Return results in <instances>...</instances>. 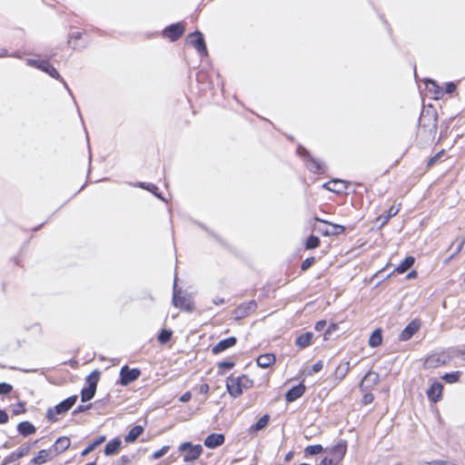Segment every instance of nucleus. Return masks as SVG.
<instances>
[{"label": "nucleus", "instance_id": "8fccbe9b", "mask_svg": "<svg viewBox=\"0 0 465 465\" xmlns=\"http://www.w3.org/2000/svg\"><path fill=\"white\" fill-rule=\"evenodd\" d=\"M8 421V414L0 409V424L6 423Z\"/></svg>", "mask_w": 465, "mask_h": 465}, {"label": "nucleus", "instance_id": "338daca9", "mask_svg": "<svg viewBox=\"0 0 465 465\" xmlns=\"http://www.w3.org/2000/svg\"><path fill=\"white\" fill-rule=\"evenodd\" d=\"M5 53H6V51H4L3 53L0 54V56L5 55Z\"/></svg>", "mask_w": 465, "mask_h": 465}, {"label": "nucleus", "instance_id": "f8f14e48", "mask_svg": "<svg viewBox=\"0 0 465 465\" xmlns=\"http://www.w3.org/2000/svg\"><path fill=\"white\" fill-rule=\"evenodd\" d=\"M420 322L418 320L411 321L400 333V341H406L410 340L420 329Z\"/></svg>", "mask_w": 465, "mask_h": 465}, {"label": "nucleus", "instance_id": "20e7f679", "mask_svg": "<svg viewBox=\"0 0 465 465\" xmlns=\"http://www.w3.org/2000/svg\"><path fill=\"white\" fill-rule=\"evenodd\" d=\"M249 381L245 377H229L226 381V388L229 394L237 398L242 393V389L248 387Z\"/></svg>", "mask_w": 465, "mask_h": 465}, {"label": "nucleus", "instance_id": "a878e982", "mask_svg": "<svg viewBox=\"0 0 465 465\" xmlns=\"http://www.w3.org/2000/svg\"><path fill=\"white\" fill-rule=\"evenodd\" d=\"M143 432V428L142 426H134L131 429L128 434L125 436L124 440L128 443L134 442L137 440V438Z\"/></svg>", "mask_w": 465, "mask_h": 465}, {"label": "nucleus", "instance_id": "37998d69", "mask_svg": "<svg viewBox=\"0 0 465 465\" xmlns=\"http://www.w3.org/2000/svg\"><path fill=\"white\" fill-rule=\"evenodd\" d=\"M168 450H169V446H163L161 450L153 453V458L154 460H157V459L163 457L164 454L167 453Z\"/></svg>", "mask_w": 465, "mask_h": 465}, {"label": "nucleus", "instance_id": "a19ab883", "mask_svg": "<svg viewBox=\"0 0 465 465\" xmlns=\"http://www.w3.org/2000/svg\"><path fill=\"white\" fill-rule=\"evenodd\" d=\"M319 244V239L317 236H311L307 242H306V248L307 249H313L317 247Z\"/></svg>", "mask_w": 465, "mask_h": 465}, {"label": "nucleus", "instance_id": "4d7b16f0", "mask_svg": "<svg viewBox=\"0 0 465 465\" xmlns=\"http://www.w3.org/2000/svg\"><path fill=\"white\" fill-rule=\"evenodd\" d=\"M418 276V273L416 271H411V272L408 273L407 275V279H414Z\"/></svg>", "mask_w": 465, "mask_h": 465}, {"label": "nucleus", "instance_id": "72a5a7b5", "mask_svg": "<svg viewBox=\"0 0 465 465\" xmlns=\"http://www.w3.org/2000/svg\"><path fill=\"white\" fill-rule=\"evenodd\" d=\"M349 370H350V362L349 361L342 362L337 367L336 375L339 376L340 379H341L346 375V373L349 371Z\"/></svg>", "mask_w": 465, "mask_h": 465}, {"label": "nucleus", "instance_id": "bb28decb", "mask_svg": "<svg viewBox=\"0 0 465 465\" xmlns=\"http://www.w3.org/2000/svg\"><path fill=\"white\" fill-rule=\"evenodd\" d=\"M50 453L46 450H40L37 455L31 460V463L34 465H42L50 460Z\"/></svg>", "mask_w": 465, "mask_h": 465}, {"label": "nucleus", "instance_id": "4c0bfd02", "mask_svg": "<svg viewBox=\"0 0 465 465\" xmlns=\"http://www.w3.org/2000/svg\"><path fill=\"white\" fill-rule=\"evenodd\" d=\"M306 164L308 169H310V171L314 173H317L318 171L320 170V163L313 159L308 160Z\"/></svg>", "mask_w": 465, "mask_h": 465}, {"label": "nucleus", "instance_id": "ddd939ff", "mask_svg": "<svg viewBox=\"0 0 465 465\" xmlns=\"http://www.w3.org/2000/svg\"><path fill=\"white\" fill-rule=\"evenodd\" d=\"M184 32V26L181 23L173 24L163 31V35L171 41L177 40Z\"/></svg>", "mask_w": 465, "mask_h": 465}, {"label": "nucleus", "instance_id": "c85d7f7f", "mask_svg": "<svg viewBox=\"0 0 465 465\" xmlns=\"http://www.w3.org/2000/svg\"><path fill=\"white\" fill-rule=\"evenodd\" d=\"M382 342V336H381V331L380 329L375 330L370 339H369V345L372 348L378 347Z\"/></svg>", "mask_w": 465, "mask_h": 465}, {"label": "nucleus", "instance_id": "7c9ffc66", "mask_svg": "<svg viewBox=\"0 0 465 465\" xmlns=\"http://www.w3.org/2000/svg\"><path fill=\"white\" fill-rule=\"evenodd\" d=\"M379 381V374L373 371L368 372L361 381V386H368L369 383L376 384Z\"/></svg>", "mask_w": 465, "mask_h": 465}, {"label": "nucleus", "instance_id": "5701e85b", "mask_svg": "<svg viewBox=\"0 0 465 465\" xmlns=\"http://www.w3.org/2000/svg\"><path fill=\"white\" fill-rule=\"evenodd\" d=\"M17 430L23 436H28L35 432V427L29 421H22L17 425Z\"/></svg>", "mask_w": 465, "mask_h": 465}, {"label": "nucleus", "instance_id": "7ed1b4c3", "mask_svg": "<svg viewBox=\"0 0 465 465\" xmlns=\"http://www.w3.org/2000/svg\"><path fill=\"white\" fill-rule=\"evenodd\" d=\"M76 401H77V396L74 395V396H71V397L65 399L59 404H57L54 407V409H49L47 411V414H46L47 419L51 421H56L57 420L56 415L64 414V413L67 412L74 405Z\"/></svg>", "mask_w": 465, "mask_h": 465}, {"label": "nucleus", "instance_id": "393cba45", "mask_svg": "<svg viewBox=\"0 0 465 465\" xmlns=\"http://www.w3.org/2000/svg\"><path fill=\"white\" fill-rule=\"evenodd\" d=\"M415 259L412 256L406 257L395 269L398 273H403L407 272L413 264Z\"/></svg>", "mask_w": 465, "mask_h": 465}, {"label": "nucleus", "instance_id": "3c124183", "mask_svg": "<svg viewBox=\"0 0 465 465\" xmlns=\"http://www.w3.org/2000/svg\"><path fill=\"white\" fill-rule=\"evenodd\" d=\"M455 90H456V84H453V83L446 84L445 93L452 94Z\"/></svg>", "mask_w": 465, "mask_h": 465}, {"label": "nucleus", "instance_id": "dca6fc26", "mask_svg": "<svg viewBox=\"0 0 465 465\" xmlns=\"http://www.w3.org/2000/svg\"><path fill=\"white\" fill-rule=\"evenodd\" d=\"M442 391L443 385L439 381H434L426 393L430 401L437 402L441 399Z\"/></svg>", "mask_w": 465, "mask_h": 465}, {"label": "nucleus", "instance_id": "58836bf2", "mask_svg": "<svg viewBox=\"0 0 465 465\" xmlns=\"http://www.w3.org/2000/svg\"><path fill=\"white\" fill-rule=\"evenodd\" d=\"M338 331L337 324H331L328 327V329L324 332V340H331L332 338V333Z\"/></svg>", "mask_w": 465, "mask_h": 465}, {"label": "nucleus", "instance_id": "9d476101", "mask_svg": "<svg viewBox=\"0 0 465 465\" xmlns=\"http://www.w3.org/2000/svg\"><path fill=\"white\" fill-rule=\"evenodd\" d=\"M173 303L175 307L183 309L187 312L193 310V303L188 297L180 295V292L176 291V284L173 287Z\"/></svg>", "mask_w": 465, "mask_h": 465}, {"label": "nucleus", "instance_id": "09e8293b", "mask_svg": "<svg viewBox=\"0 0 465 465\" xmlns=\"http://www.w3.org/2000/svg\"><path fill=\"white\" fill-rule=\"evenodd\" d=\"M234 366V363L232 361H222L219 363V368L221 369H232Z\"/></svg>", "mask_w": 465, "mask_h": 465}, {"label": "nucleus", "instance_id": "c9c22d12", "mask_svg": "<svg viewBox=\"0 0 465 465\" xmlns=\"http://www.w3.org/2000/svg\"><path fill=\"white\" fill-rule=\"evenodd\" d=\"M172 336V331L168 330H163L158 335V341L161 343L167 342Z\"/></svg>", "mask_w": 465, "mask_h": 465}, {"label": "nucleus", "instance_id": "c756f323", "mask_svg": "<svg viewBox=\"0 0 465 465\" xmlns=\"http://www.w3.org/2000/svg\"><path fill=\"white\" fill-rule=\"evenodd\" d=\"M312 338V332H306L304 334H302L296 339V345L303 349L311 344Z\"/></svg>", "mask_w": 465, "mask_h": 465}, {"label": "nucleus", "instance_id": "f03ea898", "mask_svg": "<svg viewBox=\"0 0 465 465\" xmlns=\"http://www.w3.org/2000/svg\"><path fill=\"white\" fill-rule=\"evenodd\" d=\"M100 373L98 371H93L86 378L87 386L82 389L81 400L82 401H88L94 397L97 382L99 381Z\"/></svg>", "mask_w": 465, "mask_h": 465}, {"label": "nucleus", "instance_id": "423d86ee", "mask_svg": "<svg viewBox=\"0 0 465 465\" xmlns=\"http://www.w3.org/2000/svg\"><path fill=\"white\" fill-rule=\"evenodd\" d=\"M186 43L193 46L201 55L207 54L206 45L201 32L195 31L190 34L186 38Z\"/></svg>", "mask_w": 465, "mask_h": 465}, {"label": "nucleus", "instance_id": "f704fd0d", "mask_svg": "<svg viewBox=\"0 0 465 465\" xmlns=\"http://www.w3.org/2000/svg\"><path fill=\"white\" fill-rule=\"evenodd\" d=\"M460 377V371H453V372H449V373L444 374L442 376V379L448 383H454L459 381Z\"/></svg>", "mask_w": 465, "mask_h": 465}, {"label": "nucleus", "instance_id": "39448f33", "mask_svg": "<svg viewBox=\"0 0 465 465\" xmlns=\"http://www.w3.org/2000/svg\"><path fill=\"white\" fill-rule=\"evenodd\" d=\"M178 450L180 452H184L183 460L187 462L197 460L203 452L201 444L193 445L191 442L182 443Z\"/></svg>", "mask_w": 465, "mask_h": 465}, {"label": "nucleus", "instance_id": "49530a36", "mask_svg": "<svg viewBox=\"0 0 465 465\" xmlns=\"http://www.w3.org/2000/svg\"><path fill=\"white\" fill-rule=\"evenodd\" d=\"M314 262V258H307L302 263V270L306 271L309 269Z\"/></svg>", "mask_w": 465, "mask_h": 465}, {"label": "nucleus", "instance_id": "774afa93", "mask_svg": "<svg viewBox=\"0 0 465 465\" xmlns=\"http://www.w3.org/2000/svg\"><path fill=\"white\" fill-rule=\"evenodd\" d=\"M321 324H322V329L323 328L324 324H325V322L322 321L321 322Z\"/></svg>", "mask_w": 465, "mask_h": 465}, {"label": "nucleus", "instance_id": "2f4dec72", "mask_svg": "<svg viewBox=\"0 0 465 465\" xmlns=\"http://www.w3.org/2000/svg\"><path fill=\"white\" fill-rule=\"evenodd\" d=\"M105 440L104 436H101L96 439L94 442L90 443L81 453L83 457L86 456L90 452H92L97 446L103 443Z\"/></svg>", "mask_w": 465, "mask_h": 465}, {"label": "nucleus", "instance_id": "69168bd1", "mask_svg": "<svg viewBox=\"0 0 465 465\" xmlns=\"http://www.w3.org/2000/svg\"><path fill=\"white\" fill-rule=\"evenodd\" d=\"M85 465H95V462H89V463H86Z\"/></svg>", "mask_w": 465, "mask_h": 465}, {"label": "nucleus", "instance_id": "6e6d98bb", "mask_svg": "<svg viewBox=\"0 0 465 465\" xmlns=\"http://www.w3.org/2000/svg\"><path fill=\"white\" fill-rule=\"evenodd\" d=\"M213 302L215 304V305H221L224 302V300L223 298H215L213 300Z\"/></svg>", "mask_w": 465, "mask_h": 465}, {"label": "nucleus", "instance_id": "412c9836", "mask_svg": "<svg viewBox=\"0 0 465 465\" xmlns=\"http://www.w3.org/2000/svg\"><path fill=\"white\" fill-rule=\"evenodd\" d=\"M425 85L427 90L433 94L435 99H439L444 94L443 90L431 79L425 80Z\"/></svg>", "mask_w": 465, "mask_h": 465}, {"label": "nucleus", "instance_id": "b1692460", "mask_svg": "<svg viewBox=\"0 0 465 465\" xmlns=\"http://www.w3.org/2000/svg\"><path fill=\"white\" fill-rule=\"evenodd\" d=\"M70 443H71V441H70L69 438L61 437V438L57 439L54 444V450L57 453L64 452V450H66L69 448Z\"/></svg>", "mask_w": 465, "mask_h": 465}, {"label": "nucleus", "instance_id": "6ab92c4d", "mask_svg": "<svg viewBox=\"0 0 465 465\" xmlns=\"http://www.w3.org/2000/svg\"><path fill=\"white\" fill-rule=\"evenodd\" d=\"M269 421H270V416L268 414L263 415L262 417H261L258 420V421L255 424L252 425L248 429L249 434L254 435L257 431H260V430L265 429L268 426Z\"/></svg>", "mask_w": 465, "mask_h": 465}, {"label": "nucleus", "instance_id": "e2e57ef3", "mask_svg": "<svg viewBox=\"0 0 465 465\" xmlns=\"http://www.w3.org/2000/svg\"><path fill=\"white\" fill-rule=\"evenodd\" d=\"M299 153H300L301 154H302V153H306V151H305V149H303V148H302H302H300V149H299Z\"/></svg>", "mask_w": 465, "mask_h": 465}, {"label": "nucleus", "instance_id": "4be33fe9", "mask_svg": "<svg viewBox=\"0 0 465 465\" xmlns=\"http://www.w3.org/2000/svg\"><path fill=\"white\" fill-rule=\"evenodd\" d=\"M121 440L118 438H115L112 440H110L104 448V454L107 456H111L118 452V450L121 448Z\"/></svg>", "mask_w": 465, "mask_h": 465}, {"label": "nucleus", "instance_id": "ea45409f", "mask_svg": "<svg viewBox=\"0 0 465 465\" xmlns=\"http://www.w3.org/2000/svg\"><path fill=\"white\" fill-rule=\"evenodd\" d=\"M320 453V444L308 446L305 449V455H316Z\"/></svg>", "mask_w": 465, "mask_h": 465}, {"label": "nucleus", "instance_id": "de8ad7c7", "mask_svg": "<svg viewBox=\"0 0 465 465\" xmlns=\"http://www.w3.org/2000/svg\"><path fill=\"white\" fill-rule=\"evenodd\" d=\"M373 399L374 397L371 393H366L362 397V402L364 404H370L371 402H372Z\"/></svg>", "mask_w": 465, "mask_h": 465}, {"label": "nucleus", "instance_id": "9b49d317", "mask_svg": "<svg viewBox=\"0 0 465 465\" xmlns=\"http://www.w3.org/2000/svg\"><path fill=\"white\" fill-rule=\"evenodd\" d=\"M344 231V227L328 222L327 220L322 218V235L324 236H336L342 233Z\"/></svg>", "mask_w": 465, "mask_h": 465}, {"label": "nucleus", "instance_id": "5fc2aeb1", "mask_svg": "<svg viewBox=\"0 0 465 465\" xmlns=\"http://www.w3.org/2000/svg\"><path fill=\"white\" fill-rule=\"evenodd\" d=\"M90 404L89 405H86V406H84V405H80L76 408V410L74 411V412H82V411H84L86 410H88L90 408Z\"/></svg>", "mask_w": 465, "mask_h": 465}, {"label": "nucleus", "instance_id": "a18cd8bd", "mask_svg": "<svg viewBox=\"0 0 465 465\" xmlns=\"http://www.w3.org/2000/svg\"><path fill=\"white\" fill-rule=\"evenodd\" d=\"M425 465H458L456 462L450 460H434L428 462Z\"/></svg>", "mask_w": 465, "mask_h": 465}, {"label": "nucleus", "instance_id": "864d4df0", "mask_svg": "<svg viewBox=\"0 0 465 465\" xmlns=\"http://www.w3.org/2000/svg\"><path fill=\"white\" fill-rule=\"evenodd\" d=\"M5 460H6L5 463H7V462H12V461L17 460H19V458H16L15 452L14 451L8 457H6Z\"/></svg>", "mask_w": 465, "mask_h": 465}, {"label": "nucleus", "instance_id": "0e129e2a", "mask_svg": "<svg viewBox=\"0 0 465 465\" xmlns=\"http://www.w3.org/2000/svg\"><path fill=\"white\" fill-rule=\"evenodd\" d=\"M320 328V322H317L315 323V329L318 330Z\"/></svg>", "mask_w": 465, "mask_h": 465}, {"label": "nucleus", "instance_id": "c03bdc74", "mask_svg": "<svg viewBox=\"0 0 465 465\" xmlns=\"http://www.w3.org/2000/svg\"><path fill=\"white\" fill-rule=\"evenodd\" d=\"M12 389H13L12 385H10L8 383H5V382L0 383V394H7L12 391Z\"/></svg>", "mask_w": 465, "mask_h": 465}, {"label": "nucleus", "instance_id": "13d9d810", "mask_svg": "<svg viewBox=\"0 0 465 465\" xmlns=\"http://www.w3.org/2000/svg\"><path fill=\"white\" fill-rule=\"evenodd\" d=\"M293 457V452L292 451H290L286 454L284 460L285 461H290Z\"/></svg>", "mask_w": 465, "mask_h": 465}, {"label": "nucleus", "instance_id": "680f3d73", "mask_svg": "<svg viewBox=\"0 0 465 465\" xmlns=\"http://www.w3.org/2000/svg\"><path fill=\"white\" fill-rule=\"evenodd\" d=\"M462 245H463V241H462V242H460L459 243V245H458V247H457L456 253H457V252H459L461 250Z\"/></svg>", "mask_w": 465, "mask_h": 465}, {"label": "nucleus", "instance_id": "0eeeda50", "mask_svg": "<svg viewBox=\"0 0 465 465\" xmlns=\"http://www.w3.org/2000/svg\"><path fill=\"white\" fill-rule=\"evenodd\" d=\"M26 63L28 65L35 66V67L42 70L43 72L48 74L53 78H55V79L60 78V74H59L58 71L52 64H50V63L47 61L36 60V59H27Z\"/></svg>", "mask_w": 465, "mask_h": 465}, {"label": "nucleus", "instance_id": "79ce46f5", "mask_svg": "<svg viewBox=\"0 0 465 465\" xmlns=\"http://www.w3.org/2000/svg\"><path fill=\"white\" fill-rule=\"evenodd\" d=\"M140 186L142 188H144L152 193H153L158 198L162 199L163 201H164V199L156 193V191L158 190L157 186L153 184V183H148L146 186L143 184V183H141Z\"/></svg>", "mask_w": 465, "mask_h": 465}, {"label": "nucleus", "instance_id": "1a4fd4ad", "mask_svg": "<svg viewBox=\"0 0 465 465\" xmlns=\"http://www.w3.org/2000/svg\"><path fill=\"white\" fill-rule=\"evenodd\" d=\"M257 308L255 301H249L239 305L232 312L234 319L240 320L252 313Z\"/></svg>", "mask_w": 465, "mask_h": 465}, {"label": "nucleus", "instance_id": "603ef678", "mask_svg": "<svg viewBox=\"0 0 465 465\" xmlns=\"http://www.w3.org/2000/svg\"><path fill=\"white\" fill-rule=\"evenodd\" d=\"M192 398V393L187 391L185 393H183L181 397H180V401L182 402H187L191 400Z\"/></svg>", "mask_w": 465, "mask_h": 465}, {"label": "nucleus", "instance_id": "f3484780", "mask_svg": "<svg viewBox=\"0 0 465 465\" xmlns=\"http://www.w3.org/2000/svg\"><path fill=\"white\" fill-rule=\"evenodd\" d=\"M224 435L222 433H212L204 440V445L209 449L217 448L224 443Z\"/></svg>", "mask_w": 465, "mask_h": 465}, {"label": "nucleus", "instance_id": "bf43d9fd", "mask_svg": "<svg viewBox=\"0 0 465 465\" xmlns=\"http://www.w3.org/2000/svg\"><path fill=\"white\" fill-rule=\"evenodd\" d=\"M312 370L314 372H318L320 371V362H316L313 366H312Z\"/></svg>", "mask_w": 465, "mask_h": 465}, {"label": "nucleus", "instance_id": "4468645a", "mask_svg": "<svg viewBox=\"0 0 465 465\" xmlns=\"http://www.w3.org/2000/svg\"><path fill=\"white\" fill-rule=\"evenodd\" d=\"M447 361H448V357L444 353H437V354H432V355L429 356L425 360L424 364H425L426 368H437V367L446 364Z\"/></svg>", "mask_w": 465, "mask_h": 465}, {"label": "nucleus", "instance_id": "e433bc0d", "mask_svg": "<svg viewBox=\"0 0 465 465\" xmlns=\"http://www.w3.org/2000/svg\"><path fill=\"white\" fill-rule=\"evenodd\" d=\"M29 450H30V445H27V444L22 445L16 450H15V456H16V458L21 459L22 457L25 456L29 452Z\"/></svg>", "mask_w": 465, "mask_h": 465}, {"label": "nucleus", "instance_id": "a211bd4d", "mask_svg": "<svg viewBox=\"0 0 465 465\" xmlns=\"http://www.w3.org/2000/svg\"><path fill=\"white\" fill-rule=\"evenodd\" d=\"M235 337H229L224 340L220 341L216 345H214L212 349L213 354H218L223 352V351L234 346L236 344Z\"/></svg>", "mask_w": 465, "mask_h": 465}, {"label": "nucleus", "instance_id": "f257e3e1", "mask_svg": "<svg viewBox=\"0 0 465 465\" xmlns=\"http://www.w3.org/2000/svg\"><path fill=\"white\" fill-rule=\"evenodd\" d=\"M346 452V444L339 442L332 448L322 449V465H338Z\"/></svg>", "mask_w": 465, "mask_h": 465}, {"label": "nucleus", "instance_id": "aec40b11", "mask_svg": "<svg viewBox=\"0 0 465 465\" xmlns=\"http://www.w3.org/2000/svg\"><path fill=\"white\" fill-rule=\"evenodd\" d=\"M305 391V387L302 384H299L297 386L292 387L286 393V401L288 402H292L300 398Z\"/></svg>", "mask_w": 465, "mask_h": 465}, {"label": "nucleus", "instance_id": "cd10ccee", "mask_svg": "<svg viewBox=\"0 0 465 465\" xmlns=\"http://www.w3.org/2000/svg\"><path fill=\"white\" fill-rule=\"evenodd\" d=\"M275 361V357L273 354H263L258 357L257 364L262 368L270 367Z\"/></svg>", "mask_w": 465, "mask_h": 465}, {"label": "nucleus", "instance_id": "2eb2a0df", "mask_svg": "<svg viewBox=\"0 0 465 465\" xmlns=\"http://www.w3.org/2000/svg\"><path fill=\"white\" fill-rule=\"evenodd\" d=\"M322 187L327 191L340 194L347 189V184L343 180L335 179L323 183Z\"/></svg>", "mask_w": 465, "mask_h": 465}, {"label": "nucleus", "instance_id": "052dcab7", "mask_svg": "<svg viewBox=\"0 0 465 465\" xmlns=\"http://www.w3.org/2000/svg\"><path fill=\"white\" fill-rule=\"evenodd\" d=\"M209 387L207 384H204L201 387V391L203 392H206L208 391Z\"/></svg>", "mask_w": 465, "mask_h": 465}, {"label": "nucleus", "instance_id": "473e14b6", "mask_svg": "<svg viewBox=\"0 0 465 465\" xmlns=\"http://www.w3.org/2000/svg\"><path fill=\"white\" fill-rule=\"evenodd\" d=\"M400 211V207L398 206H391L389 211H388V214L385 215V216H382L381 215L379 218H378V221H381V225H384L385 223H388V221L390 220L391 217H393L395 216Z\"/></svg>", "mask_w": 465, "mask_h": 465}, {"label": "nucleus", "instance_id": "6e6552de", "mask_svg": "<svg viewBox=\"0 0 465 465\" xmlns=\"http://www.w3.org/2000/svg\"><path fill=\"white\" fill-rule=\"evenodd\" d=\"M141 375L139 369H130L127 365L121 368L120 371V384L126 386L129 383L136 381Z\"/></svg>", "mask_w": 465, "mask_h": 465}]
</instances>
